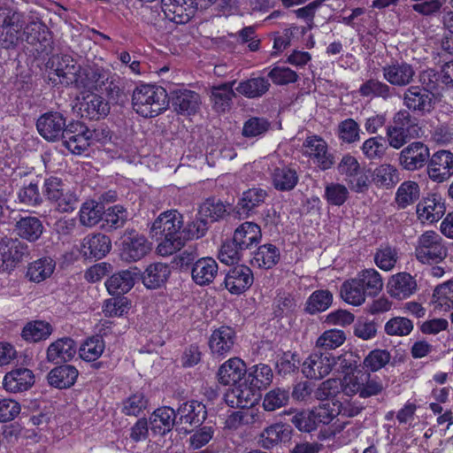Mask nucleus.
Returning a JSON list of instances; mask_svg holds the SVG:
<instances>
[{
	"instance_id": "f257e3e1",
	"label": "nucleus",
	"mask_w": 453,
	"mask_h": 453,
	"mask_svg": "<svg viewBox=\"0 0 453 453\" xmlns=\"http://www.w3.org/2000/svg\"><path fill=\"white\" fill-rule=\"evenodd\" d=\"M321 398L319 406L311 411H302L292 418V423L302 432L311 433L320 425H328L335 417L342 414L347 417L357 415L362 407L352 403L349 399Z\"/></svg>"
},
{
	"instance_id": "f03ea898",
	"label": "nucleus",
	"mask_w": 453,
	"mask_h": 453,
	"mask_svg": "<svg viewBox=\"0 0 453 453\" xmlns=\"http://www.w3.org/2000/svg\"><path fill=\"white\" fill-rule=\"evenodd\" d=\"M183 217L175 211L162 212L152 223L150 234L157 241V251L162 256L172 255L184 246Z\"/></svg>"
},
{
	"instance_id": "7ed1b4c3",
	"label": "nucleus",
	"mask_w": 453,
	"mask_h": 453,
	"mask_svg": "<svg viewBox=\"0 0 453 453\" xmlns=\"http://www.w3.org/2000/svg\"><path fill=\"white\" fill-rule=\"evenodd\" d=\"M134 110L144 118H154L169 105V96L166 90L152 84H142L134 90L132 95Z\"/></svg>"
},
{
	"instance_id": "20e7f679",
	"label": "nucleus",
	"mask_w": 453,
	"mask_h": 453,
	"mask_svg": "<svg viewBox=\"0 0 453 453\" xmlns=\"http://www.w3.org/2000/svg\"><path fill=\"white\" fill-rule=\"evenodd\" d=\"M31 256L27 243L19 238L0 236V273H12L23 261Z\"/></svg>"
},
{
	"instance_id": "39448f33",
	"label": "nucleus",
	"mask_w": 453,
	"mask_h": 453,
	"mask_svg": "<svg viewBox=\"0 0 453 453\" xmlns=\"http://www.w3.org/2000/svg\"><path fill=\"white\" fill-rule=\"evenodd\" d=\"M448 256L442 237L434 231H426L417 241L415 257L422 264H439Z\"/></svg>"
},
{
	"instance_id": "423d86ee",
	"label": "nucleus",
	"mask_w": 453,
	"mask_h": 453,
	"mask_svg": "<svg viewBox=\"0 0 453 453\" xmlns=\"http://www.w3.org/2000/svg\"><path fill=\"white\" fill-rule=\"evenodd\" d=\"M22 29L20 13L0 8V48L14 49L21 38Z\"/></svg>"
},
{
	"instance_id": "0eeeda50",
	"label": "nucleus",
	"mask_w": 453,
	"mask_h": 453,
	"mask_svg": "<svg viewBox=\"0 0 453 453\" xmlns=\"http://www.w3.org/2000/svg\"><path fill=\"white\" fill-rule=\"evenodd\" d=\"M46 65L50 70V73L56 74L59 82L66 87H75L82 71L81 66L76 63L72 56L67 54L51 56Z\"/></svg>"
},
{
	"instance_id": "6e6552de",
	"label": "nucleus",
	"mask_w": 453,
	"mask_h": 453,
	"mask_svg": "<svg viewBox=\"0 0 453 453\" xmlns=\"http://www.w3.org/2000/svg\"><path fill=\"white\" fill-rule=\"evenodd\" d=\"M150 250V243L146 237L134 229L126 230L121 237L119 255L125 262H137L149 254Z\"/></svg>"
},
{
	"instance_id": "1a4fd4ad",
	"label": "nucleus",
	"mask_w": 453,
	"mask_h": 453,
	"mask_svg": "<svg viewBox=\"0 0 453 453\" xmlns=\"http://www.w3.org/2000/svg\"><path fill=\"white\" fill-rule=\"evenodd\" d=\"M245 374V363L239 357H233L219 367L218 378L220 384L232 387L231 394L234 396H242L245 390L239 386H242Z\"/></svg>"
},
{
	"instance_id": "9d476101",
	"label": "nucleus",
	"mask_w": 453,
	"mask_h": 453,
	"mask_svg": "<svg viewBox=\"0 0 453 453\" xmlns=\"http://www.w3.org/2000/svg\"><path fill=\"white\" fill-rule=\"evenodd\" d=\"M430 149L423 142H412L404 147L398 155L400 166L409 172L418 171L430 160Z\"/></svg>"
},
{
	"instance_id": "9b49d317",
	"label": "nucleus",
	"mask_w": 453,
	"mask_h": 453,
	"mask_svg": "<svg viewBox=\"0 0 453 453\" xmlns=\"http://www.w3.org/2000/svg\"><path fill=\"white\" fill-rule=\"evenodd\" d=\"M403 102L411 112L425 116L434 109L435 95L423 87L409 86L403 95Z\"/></svg>"
},
{
	"instance_id": "f8f14e48",
	"label": "nucleus",
	"mask_w": 453,
	"mask_h": 453,
	"mask_svg": "<svg viewBox=\"0 0 453 453\" xmlns=\"http://www.w3.org/2000/svg\"><path fill=\"white\" fill-rule=\"evenodd\" d=\"M67 126L65 117L58 111L43 113L36 121L38 133L48 142L62 141Z\"/></svg>"
},
{
	"instance_id": "ddd939ff",
	"label": "nucleus",
	"mask_w": 453,
	"mask_h": 453,
	"mask_svg": "<svg viewBox=\"0 0 453 453\" xmlns=\"http://www.w3.org/2000/svg\"><path fill=\"white\" fill-rule=\"evenodd\" d=\"M273 377V371L269 365L258 364L250 369L240 387L245 390L246 396H262V391L271 385Z\"/></svg>"
},
{
	"instance_id": "4468645a",
	"label": "nucleus",
	"mask_w": 453,
	"mask_h": 453,
	"mask_svg": "<svg viewBox=\"0 0 453 453\" xmlns=\"http://www.w3.org/2000/svg\"><path fill=\"white\" fill-rule=\"evenodd\" d=\"M335 364L336 359L331 353L316 349L302 364V372L306 378L319 380L326 376Z\"/></svg>"
},
{
	"instance_id": "2eb2a0df",
	"label": "nucleus",
	"mask_w": 453,
	"mask_h": 453,
	"mask_svg": "<svg viewBox=\"0 0 453 453\" xmlns=\"http://www.w3.org/2000/svg\"><path fill=\"white\" fill-rule=\"evenodd\" d=\"M267 196V191L261 188H251L244 191L237 204L232 209L233 218L245 219L251 217L257 213V208L265 203Z\"/></svg>"
},
{
	"instance_id": "dca6fc26",
	"label": "nucleus",
	"mask_w": 453,
	"mask_h": 453,
	"mask_svg": "<svg viewBox=\"0 0 453 453\" xmlns=\"http://www.w3.org/2000/svg\"><path fill=\"white\" fill-rule=\"evenodd\" d=\"M426 172L430 180L434 182L442 183L448 180L453 175V153L440 150L431 154Z\"/></svg>"
},
{
	"instance_id": "f3484780",
	"label": "nucleus",
	"mask_w": 453,
	"mask_h": 453,
	"mask_svg": "<svg viewBox=\"0 0 453 453\" xmlns=\"http://www.w3.org/2000/svg\"><path fill=\"white\" fill-rule=\"evenodd\" d=\"M62 143L73 154H82L90 147L88 127L80 121L68 123Z\"/></svg>"
},
{
	"instance_id": "a211bd4d",
	"label": "nucleus",
	"mask_w": 453,
	"mask_h": 453,
	"mask_svg": "<svg viewBox=\"0 0 453 453\" xmlns=\"http://www.w3.org/2000/svg\"><path fill=\"white\" fill-rule=\"evenodd\" d=\"M384 80L392 87L409 86L415 76V69L412 65L405 61L394 60L381 68Z\"/></svg>"
},
{
	"instance_id": "6ab92c4d",
	"label": "nucleus",
	"mask_w": 453,
	"mask_h": 453,
	"mask_svg": "<svg viewBox=\"0 0 453 453\" xmlns=\"http://www.w3.org/2000/svg\"><path fill=\"white\" fill-rule=\"evenodd\" d=\"M111 250V241L106 234L97 233L88 234L81 243V253L85 258L101 259Z\"/></svg>"
},
{
	"instance_id": "aec40b11",
	"label": "nucleus",
	"mask_w": 453,
	"mask_h": 453,
	"mask_svg": "<svg viewBox=\"0 0 453 453\" xmlns=\"http://www.w3.org/2000/svg\"><path fill=\"white\" fill-rule=\"evenodd\" d=\"M139 275L137 267L119 271L106 280L105 287L110 295L123 296L133 288Z\"/></svg>"
},
{
	"instance_id": "412c9836",
	"label": "nucleus",
	"mask_w": 453,
	"mask_h": 453,
	"mask_svg": "<svg viewBox=\"0 0 453 453\" xmlns=\"http://www.w3.org/2000/svg\"><path fill=\"white\" fill-rule=\"evenodd\" d=\"M235 340L234 329L228 326H221L212 332L208 344L212 355L225 357L233 349Z\"/></svg>"
},
{
	"instance_id": "4be33fe9",
	"label": "nucleus",
	"mask_w": 453,
	"mask_h": 453,
	"mask_svg": "<svg viewBox=\"0 0 453 453\" xmlns=\"http://www.w3.org/2000/svg\"><path fill=\"white\" fill-rule=\"evenodd\" d=\"M253 280L252 271L248 266L237 265L228 270L224 283L230 293L239 295L250 288Z\"/></svg>"
},
{
	"instance_id": "5701e85b",
	"label": "nucleus",
	"mask_w": 453,
	"mask_h": 453,
	"mask_svg": "<svg viewBox=\"0 0 453 453\" xmlns=\"http://www.w3.org/2000/svg\"><path fill=\"white\" fill-rule=\"evenodd\" d=\"M305 154L314 159L321 170H327L334 164V156L327 152L326 142L319 136L308 137L303 142Z\"/></svg>"
},
{
	"instance_id": "b1692460",
	"label": "nucleus",
	"mask_w": 453,
	"mask_h": 453,
	"mask_svg": "<svg viewBox=\"0 0 453 453\" xmlns=\"http://www.w3.org/2000/svg\"><path fill=\"white\" fill-rule=\"evenodd\" d=\"M445 211V204L437 194L423 197L416 207L418 218L422 221L431 223L438 221L444 215Z\"/></svg>"
},
{
	"instance_id": "393cba45",
	"label": "nucleus",
	"mask_w": 453,
	"mask_h": 453,
	"mask_svg": "<svg viewBox=\"0 0 453 453\" xmlns=\"http://www.w3.org/2000/svg\"><path fill=\"white\" fill-rule=\"evenodd\" d=\"M388 293L398 300L405 299L413 295L418 288L417 281L408 273H398L392 275L387 285Z\"/></svg>"
},
{
	"instance_id": "a878e982",
	"label": "nucleus",
	"mask_w": 453,
	"mask_h": 453,
	"mask_svg": "<svg viewBox=\"0 0 453 453\" xmlns=\"http://www.w3.org/2000/svg\"><path fill=\"white\" fill-rule=\"evenodd\" d=\"M170 100L174 111L183 115L196 113L201 104L199 94L188 89H178L171 92Z\"/></svg>"
},
{
	"instance_id": "bb28decb",
	"label": "nucleus",
	"mask_w": 453,
	"mask_h": 453,
	"mask_svg": "<svg viewBox=\"0 0 453 453\" xmlns=\"http://www.w3.org/2000/svg\"><path fill=\"white\" fill-rule=\"evenodd\" d=\"M76 351V342L70 337H63L50 344L47 360L56 365L66 363L73 358Z\"/></svg>"
},
{
	"instance_id": "cd10ccee",
	"label": "nucleus",
	"mask_w": 453,
	"mask_h": 453,
	"mask_svg": "<svg viewBox=\"0 0 453 453\" xmlns=\"http://www.w3.org/2000/svg\"><path fill=\"white\" fill-rule=\"evenodd\" d=\"M80 111L82 118L98 120L110 113V104L103 96L90 94L83 97Z\"/></svg>"
},
{
	"instance_id": "c85d7f7f",
	"label": "nucleus",
	"mask_w": 453,
	"mask_h": 453,
	"mask_svg": "<svg viewBox=\"0 0 453 453\" xmlns=\"http://www.w3.org/2000/svg\"><path fill=\"white\" fill-rule=\"evenodd\" d=\"M35 383V375L27 368H17L7 372L3 385L10 393H21L30 388Z\"/></svg>"
},
{
	"instance_id": "c756f323",
	"label": "nucleus",
	"mask_w": 453,
	"mask_h": 453,
	"mask_svg": "<svg viewBox=\"0 0 453 453\" xmlns=\"http://www.w3.org/2000/svg\"><path fill=\"white\" fill-rule=\"evenodd\" d=\"M233 238L239 246V250H251L261 241L260 226L254 222L246 221L241 224L234 232Z\"/></svg>"
},
{
	"instance_id": "7c9ffc66",
	"label": "nucleus",
	"mask_w": 453,
	"mask_h": 453,
	"mask_svg": "<svg viewBox=\"0 0 453 453\" xmlns=\"http://www.w3.org/2000/svg\"><path fill=\"white\" fill-rule=\"evenodd\" d=\"M14 231L20 240L35 242L42 236L44 226L39 218L25 216L16 221Z\"/></svg>"
},
{
	"instance_id": "2f4dec72",
	"label": "nucleus",
	"mask_w": 453,
	"mask_h": 453,
	"mask_svg": "<svg viewBox=\"0 0 453 453\" xmlns=\"http://www.w3.org/2000/svg\"><path fill=\"white\" fill-rule=\"evenodd\" d=\"M234 83L235 81H233L211 87L210 98L216 112L223 113L230 110L235 96L233 89Z\"/></svg>"
},
{
	"instance_id": "473e14b6",
	"label": "nucleus",
	"mask_w": 453,
	"mask_h": 453,
	"mask_svg": "<svg viewBox=\"0 0 453 453\" xmlns=\"http://www.w3.org/2000/svg\"><path fill=\"white\" fill-rule=\"evenodd\" d=\"M112 75L102 68H89L81 71L75 85L76 88L95 89L103 92L106 82Z\"/></svg>"
},
{
	"instance_id": "72a5a7b5",
	"label": "nucleus",
	"mask_w": 453,
	"mask_h": 453,
	"mask_svg": "<svg viewBox=\"0 0 453 453\" xmlns=\"http://www.w3.org/2000/svg\"><path fill=\"white\" fill-rule=\"evenodd\" d=\"M175 418L176 412L173 408H157L150 417V428L154 434L165 435L173 429Z\"/></svg>"
},
{
	"instance_id": "f704fd0d",
	"label": "nucleus",
	"mask_w": 453,
	"mask_h": 453,
	"mask_svg": "<svg viewBox=\"0 0 453 453\" xmlns=\"http://www.w3.org/2000/svg\"><path fill=\"white\" fill-rule=\"evenodd\" d=\"M170 273L171 269L168 265L157 262L149 265L139 276L147 288L156 289L167 281Z\"/></svg>"
},
{
	"instance_id": "c9c22d12",
	"label": "nucleus",
	"mask_w": 453,
	"mask_h": 453,
	"mask_svg": "<svg viewBox=\"0 0 453 453\" xmlns=\"http://www.w3.org/2000/svg\"><path fill=\"white\" fill-rule=\"evenodd\" d=\"M218 269V264L212 257L199 258L193 265L192 279L197 285H208L216 277Z\"/></svg>"
},
{
	"instance_id": "e433bc0d",
	"label": "nucleus",
	"mask_w": 453,
	"mask_h": 453,
	"mask_svg": "<svg viewBox=\"0 0 453 453\" xmlns=\"http://www.w3.org/2000/svg\"><path fill=\"white\" fill-rule=\"evenodd\" d=\"M232 209L230 204L226 205L220 199L209 197L200 205L198 215L208 222H216L226 215L233 217Z\"/></svg>"
},
{
	"instance_id": "4c0bfd02",
	"label": "nucleus",
	"mask_w": 453,
	"mask_h": 453,
	"mask_svg": "<svg viewBox=\"0 0 453 453\" xmlns=\"http://www.w3.org/2000/svg\"><path fill=\"white\" fill-rule=\"evenodd\" d=\"M292 428L288 424L276 423L266 427L260 435V445L264 449H271L281 441L291 438Z\"/></svg>"
},
{
	"instance_id": "58836bf2",
	"label": "nucleus",
	"mask_w": 453,
	"mask_h": 453,
	"mask_svg": "<svg viewBox=\"0 0 453 453\" xmlns=\"http://www.w3.org/2000/svg\"><path fill=\"white\" fill-rule=\"evenodd\" d=\"M271 83L265 77H250L239 82L236 91L242 96L255 99L265 96L270 89Z\"/></svg>"
},
{
	"instance_id": "ea45409f",
	"label": "nucleus",
	"mask_w": 453,
	"mask_h": 453,
	"mask_svg": "<svg viewBox=\"0 0 453 453\" xmlns=\"http://www.w3.org/2000/svg\"><path fill=\"white\" fill-rule=\"evenodd\" d=\"M78 375V370L74 366L65 365L52 369L48 373L47 380L50 386L61 389L73 386Z\"/></svg>"
},
{
	"instance_id": "a19ab883",
	"label": "nucleus",
	"mask_w": 453,
	"mask_h": 453,
	"mask_svg": "<svg viewBox=\"0 0 453 453\" xmlns=\"http://www.w3.org/2000/svg\"><path fill=\"white\" fill-rule=\"evenodd\" d=\"M205 414V405L195 399L180 404L176 412V416H180V421L196 426L203 421Z\"/></svg>"
},
{
	"instance_id": "79ce46f5",
	"label": "nucleus",
	"mask_w": 453,
	"mask_h": 453,
	"mask_svg": "<svg viewBox=\"0 0 453 453\" xmlns=\"http://www.w3.org/2000/svg\"><path fill=\"white\" fill-rule=\"evenodd\" d=\"M55 267V261L44 257L28 264L26 277L29 281L39 283L50 278Z\"/></svg>"
},
{
	"instance_id": "37998d69",
	"label": "nucleus",
	"mask_w": 453,
	"mask_h": 453,
	"mask_svg": "<svg viewBox=\"0 0 453 453\" xmlns=\"http://www.w3.org/2000/svg\"><path fill=\"white\" fill-rule=\"evenodd\" d=\"M251 254V265L265 269L273 268L279 262L280 256L279 249L271 243L259 246Z\"/></svg>"
},
{
	"instance_id": "c03bdc74",
	"label": "nucleus",
	"mask_w": 453,
	"mask_h": 453,
	"mask_svg": "<svg viewBox=\"0 0 453 453\" xmlns=\"http://www.w3.org/2000/svg\"><path fill=\"white\" fill-rule=\"evenodd\" d=\"M25 41L31 45H40V50H44L50 42V33L47 27L40 22H32L23 27Z\"/></svg>"
},
{
	"instance_id": "a18cd8bd",
	"label": "nucleus",
	"mask_w": 453,
	"mask_h": 453,
	"mask_svg": "<svg viewBox=\"0 0 453 453\" xmlns=\"http://www.w3.org/2000/svg\"><path fill=\"white\" fill-rule=\"evenodd\" d=\"M359 93L363 96L380 97L388 100L397 95L394 87L377 79H369L359 88Z\"/></svg>"
},
{
	"instance_id": "49530a36",
	"label": "nucleus",
	"mask_w": 453,
	"mask_h": 453,
	"mask_svg": "<svg viewBox=\"0 0 453 453\" xmlns=\"http://www.w3.org/2000/svg\"><path fill=\"white\" fill-rule=\"evenodd\" d=\"M420 188L416 181L405 180L397 188L395 202L397 208L403 210L418 200Z\"/></svg>"
},
{
	"instance_id": "de8ad7c7",
	"label": "nucleus",
	"mask_w": 453,
	"mask_h": 453,
	"mask_svg": "<svg viewBox=\"0 0 453 453\" xmlns=\"http://www.w3.org/2000/svg\"><path fill=\"white\" fill-rule=\"evenodd\" d=\"M273 187L280 191H290L298 182V175L295 169L288 166L276 167L272 174Z\"/></svg>"
},
{
	"instance_id": "09e8293b",
	"label": "nucleus",
	"mask_w": 453,
	"mask_h": 453,
	"mask_svg": "<svg viewBox=\"0 0 453 453\" xmlns=\"http://www.w3.org/2000/svg\"><path fill=\"white\" fill-rule=\"evenodd\" d=\"M399 180L398 170L388 164L376 167L372 174V180L378 188H391Z\"/></svg>"
},
{
	"instance_id": "8fccbe9b",
	"label": "nucleus",
	"mask_w": 453,
	"mask_h": 453,
	"mask_svg": "<svg viewBox=\"0 0 453 453\" xmlns=\"http://www.w3.org/2000/svg\"><path fill=\"white\" fill-rule=\"evenodd\" d=\"M332 303L333 294L327 289H319L308 297L304 311L308 314L315 315L326 311Z\"/></svg>"
},
{
	"instance_id": "3c124183",
	"label": "nucleus",
	"mask_w": 453,
	"mask_h": 453,
	"mask_svg": "<svg viewBox=\"0 0 453 453\" xmlns=\"http://www.w3.org/2000/svg\"><path fill=\"white\" fill-rule=\"evenodd\" d=\"M105 208L102 203L89 200L85 202L80 210V222L86 226H94L103 219Z\"/></svg>"
},
{
	"instance_id": "603ef678",
	"label": "nucleus",
	"mask_w": 453,
	"mask_h": 453,
	"mask_svg": "<svg viewBox=\"0 0 453 453\" xmlns=\"http://www.w3.org/2000/svg\"><path fill=\"white\" fill-rule=\"evenodd\" d=\"M340 294L346 303L354 306L361 305L365 301L366 294L357 278L344 281Z\"/></svg>"
},
{
	"instance_id": "864d4df0",
	"label": "nucleus",
	"mask_w": 453,
	"mask_h": 453,
	"mask_svg": "<svg viewBox=\"0 0 453 453\" xmlns=\"http://www.w3.org/2000/svg\"><path fill=\"white\" fill-rule=\"evenodd\" d=\"M53 329L50 323L36 320L27 323L22 330V337L27 342H37L46 340L52 333Z\"/></svg>"
},
{
	"instance_id": "5fc2aeb1",
	"label": "nucleus",
	"mask_w": 453,
	"mask_h": 453,
	"mask_svg": "<svg viewBox=\"0 0 453 453\" xmlns=\"http://www.w3.org/2000/svg\"><path fill=\"white\" fill-rule=\"evenodd\" d=\"M357 280L361 283L365 294L369 296L377 295L383 287V280L380 274L373 268L360 272L357 274Z\"/></svg>"
},
{
	"instance_id": "6e6d98bb",
	"label": "nucleus",
	"mask_w": 453,
	"mask_h": 453,
	"mask_svg": "<svg viewBox=\"0 0 453 453\" xmlns=\"http://www.w3.org/2000/svg\"><path fill=\"white\" fill-rule=\"evenodd\" d=\"M271 128V122L264 117H250L244 123L242 134L245 138L263 137Z\"/></svg>"
},
{
	"instance_id": "4d7b16f0",
	"label": "nucleus",
	"mask_w": 453,
	"mask_h": 453,
	"mask_svg": "<svg viewBox=\"0 0 453 453\" xmlns=\"http://www.w3.org/2000/svg\"><path fill=\"white\" fill-rule=\"evenodd\" d=\"M346 340L345 333L342 330L331 329L325 331L316 342V349L327 352L340 347Z\"/></svg>"
},
{
	"instance_id": "13d9d810",
	"label": "nucleus",
	"mask_w": 453,
	"mask_h": 453,
	"mask_svg": "<svg viewBox=\"0 0 453 453\" xmlns=\"http://www.w3.org/2000/svg\"><path fill=\"white\" fill-rule=\"evenodd\" d=\"M104 216V226L112 231L124 226L128 219V212L122 205L117 204L105 209Z\"/></svg>"
},
{
	"instance_id": "bf43d9fd",
	"label": "nucleus",
	"mask_w": 453,
	"mask_h": 453,
	"mask_svg": "<svg viewBox=\"0 0 453 453\" xmlns=\"http://www.w3.org/2000/svg\"><path fill=\"white\" fill-rule=\"evenodd\" d=\"M195 2H190L180 6L163 9L165 18L176 24H186L195 14Z\"/></svg>"
},
{
	"instance_id": "052dcab7",
	"label": "nucleus",
	"mask_w": 453,
	"mask_h": 453,
	"mask_svg": "<svg viewBox=\"0 0 453 453\" xmlns=\"http://www.w3.org/2000/svg\"><path fill=\"white\" fill-rule=\"evenodd\" d=\"M386 137L388 145L395 150H398L410 142L414 135L411 134V128L401 127L397 126H388Z\"/></svg>"
},
{
	"instance_id": "680f3d73",
	"label": "nucleus",
	"mask_w": 453,
	"mask_h": 453,
	"mask_svg": "<svg viewBox=\"0 0 453 453\" xmlns=\"http://www.w3.org/2000/svg\"><path fill=\"white\" fill-rule=\"evenodd\" d=\"M102 93L106 95L109 103L111 102L114 104L123 105L128 101V96L125 92L119 78L115 75H112L109 81L106 82V86Z\"/></svg>"
},
{
	"instance_id": "e2e57ef3",
	"label": "nucleus",
	"mask_w": 453,
	"mask_h": 453,
	"mask_svg": "<svg viewBox=\"0 0 453 453\" xmlns=\"http://www.w3.org/2000/svg\"><path fill=\"white\" fill-rule=\"evenodd\" d=\"M348 188L340 183L330 182L325 187L324 198L329 205L342 206L349 198Z\"/></svg>"
},
{
	"instance_id": "0e129e2a",
	"label": "nucleus",
	"mask_w": 453,
	"mask_h": 453,
	"mask_svg": "<svg viewBox=\"0 0 453 453\" xmlns=\"http://www.w3.org/2000/svg\"><path fill=\"white\" fill-rule=\"evenodd\" d=\"M18 200L20 203L28 206H38L43 202L42 195L40 192L38 181H31L18 192Z\"/></svg>"
},
{
	"instance_id": "69168bd1",
	"label": "nucleus",
	"mask_w": 453,
	"mask_h": 453,
	"mask_svg": "<svg viewBox=\"0 0 453 453\" xmlns=\"http://www.w3.org/2000/svg\"><path fill=\"white\" fill-rule=\"evenodd\" d=\"M104 342L96 335L88 339L80 348V356L86 361L96 360L104 350Z\"/></svg>"
},
{
	"instance_id": "338daca9",
	"label": "nucleus",
	"mask_w": 453,
	"mask_h": 453,
	"mask_svg": "<svg viewBox=\"0 0 453 453\" xmlns=\"http://www.w3.org/2000/svg\"><path fill=\"white\" fill-rule=\"evenodd\" d=\"M384 330L390 336H406L413 330V322L405 317H394L386 322Z\"/></svg>"
},
{
	"instance_id": "774afa93",
	"label": "nucleus",
	"mask_w": 453,
	"mask_h": 453,
	"mask_svg": "<svg viewBox=\"0 0 453 453\" xmlns=\"http://www.w3.org/2000/svg\"><path fill=\"white\" fill-rule=\"evenodd\" d=\"M79 199L68 187L50 203L59 212H72L77 207Z\"/></svg>"
}]
</instances>
